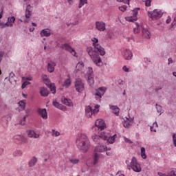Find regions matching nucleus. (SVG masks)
Instances as JSON below:
<instances>
[{
  "instance_id": "51",
  "label": "nucleus",
  "mask_w": 176,
  "mask_h": 176,
  "mask_svg": "<svg viewBox=\"0 0 176 176\" xmlns=\"http://www.w3.org/2000/svg\"><path fill=\"white\" fill-rule=\"evenodd\" d=\"M137 14H138V12L137 11V8L133 10V16L134 18L137 17Z\"/></svg>"
},
{
  "instance_id": "47",
  "label": "nucleus",
  "mask_w": 176,
  "mask_h": 176,
  "mask_svg": "<svg viewBox=\"0 0 176 176\" xmlns=\"http://www.w3.org/2000/svg\"><path fill=\"white\" fill-rule=\"evenodd\" d=\"M143 1L145 2L146 6L149 7V6H151L152 0H143Z\"/></svg>"
},
{
  "instance_id": "29",
  "label": "nucleus",
  "mask_w": 176,
  "mask_h": 176,
  "mask_svg": "<svg viewBox=\"0 0 176 176\" xmlns=\"http://www.w3.org/2000/svg\"><path fill=\"white\" fill-rule=\"evenodd\" d=\"M36 162H38V159H36L35 157H33L29 162L30 167H34V166L36 164Z\"/></svg>"
},
{
  "instance_id": "22",
  "label": "nucleus",
  "mask_w": 176,
  "mask_h": 176,
  "mask_svg": "<svg viewBox=\"0 0 176 176\" xmlns=\"http://www.w3.org/2000/svg\"><path fill=\"white\" fill-rule=\"evenodd\" d=\"M54 67H56V63L54 62H50L47 64V71L48 72H50L52 74V72H54Z\"/></svg>"
},
{
  "instance_id": "43",
  "label": "nucleus",
  "mask_w": 176,
  "mask_h": 176,
  "mask_svg": "<svg viewBox=\"0 0 176 176\" xmlns=\"http://www.w3.org/2000/svg\"><path fill=\"white\" fill-rule=\"evenodd\" d=\"M100 108V105L96 104L95 105V109L93 110V113H98L100 112V110L98 109Z\"/></svg>"
},
{
  "instance_id": "32",
  "label": "nucleus",
  "mask_w": 176,
  "mask_h": 176,
  "mask_svg": "<svg viewBox=\"0 0 176 176\" xmlns=\"http://www.w3.org/2000/svg\"><path fill=\"white\" fill-rule=\"evenodd\" d=\"M19 105L22 111H24L25 109V102L24 100H20L19 102Z\"/></svg>"
},
{
  "instance_id": "50",
  "label": "nucleus",
  "mask_w": 176,
  "mask_h": 176,
  "mask_svg": "<svg viewBox=\"0 0 176 176\" xmlns=\"http://www.w3.org/2000/svg\"><path fill=\"white\" fill-rule=\"evenodd\" d=\"M26 115L25 116H26V118H28V116H30V112H31V109H26L25 111Z\"/></svg>"
},
{
  "instance_id": "42",
  "label": "nucleus",
  "mask_w": 176,
  "mask_h": 176,
  "mask_svg": "<svg viewBox=\"0 0 176 176\" xmlns=\"http://www.w3.org/2000/svg\"><path fill=\"white\" fill-rule=\"evenodd\" d=\"M27 119V116H23V118L20 120L19 124L21 126H24L25 124V120Z\"/></svg>"
},
{
  "instance_id": "38",
  "label": "nucleus",
  "mask_w": 176,
  "mask_h": 176,
  "mask_svg": "<svg viewBox=\"0 0 176 176\" xmlns=\"http://www.w3.org/2000/svg\"><path fill=\"white\" fill-rule=\"evenodd\" d=\"M86 3H87V0H80V3L78 5L79 9L86 5Z\"/></svg>"
},
{
  "instance_id": "28",
  "label": "nucleus",
  "mask_w": 176,
  "mask_h": 176,
  "mask_svg": "<svg viewBox=\"0 0 176 176\" xmlns=\"http://www.w3.org/2000/svg\"><path fill=\"white\" fill-rule=\"evenodd\" d=\"M109 108H110V109L112 110L113 113H114L117 116H118V115H119V107H118V106H112L110 104Z\"/></svg>"
},
{
  "instance_id": "35",
  "label": "nucleus",
  "mask_w": 176,
  "mask_h": 176,
  "mask_svg": "<svg viewBox=\"0 0 176 176\" xmlns=\"http://www.w3.org/2000/svg\"><path fill=\"white\" fill-rule=\"evenodd\" d=\"M8 21L10 22V24H13L14 23V21H16V18L14 16H9L8 18Z\"/></svg>"
},
{
  "instance_id": "62",
  "label": "nucleus",
  "mask_w": 176,
  "mask_h": 176,
  "mask_svg": "<svg viewBox=\"0 0 176 176\" xmlns=\"http://www.w3.org/2000/svg\"><path fill=\"white\" fill-rule=\"evenodd\" d=\"M144 63H151V60L148 58H144Z\"/></svg>"
},
{
  "instance_id": "13",
  "label": "nucleus",
  "mask_w": 176,
  "mask_h": 176,
  "mask_svg": "<svg viewBox=\"0 0 176 176\" xmlns=\"http://www.w3.org/2000/svg\"><path fill=\"white\" fill-rule=\"evenodd\" d=\"M95 126L104 131V129L106 127L105 122L101 119L97 120L95 122Z\"/></svg>"
},
{
  "instance_id": "56",
  "label": "nucleus",
  "mask_w": 176,
  "mask_h": 176,
  "mask_svg": "<svg viewBox=\"0 0 176 176\" xmlns=\"http://www.w3.org/2000/svg\"><path fill=\"white\" fill-rule=\"evenodd\" d=\"M166 24H170L171 23V17L170 16H168V19H166Z\"/></svg>"
},
{
  "instance_id": "57",
  "label": "nucleus",
  "mask_w": 176,
  "mask_h": 176,
  "mask_svg": "<svg viewBox=\"0 0 176 176\" xmlns=\"http://www.w3.org/2000/svg\"><path fill=\"white\" fill-rule=\"evenodd\" d=\"M122 69L124 72H129V68L126 66H123Z\"/></svg>"
},
{
  "instance_id": "60",
  "label": "nucleus",
  "mask_w": 176,
  "mask_h": 176,
  "mask_svg": "<svg viewBox=\"0 0 176 176\" xmlns=\"http://www.w3.org/2000/svg\"><path fill=\"white\" fill-rule=\"evenodd\" d=\"M0 27H1V28H5L6 27V25H5V23H0Z\"/></svg>"
},
{
  "instance_id": "61",
  "label": "nucleus",
  "mask_w": 176,
  "mask_h": 176,
  "mask_svg": "<svg viewBox=\"0 0 176 176\" xmlns=\"http://www.w3.org/2000/svg\"><path fill=\"white\" fill-rule=\"evenodd\" d=\"M168 65L173 64V58H169L168 59Z\"/></svg>"
},
{
  "instance_id": "2",
  "label": "nucleus",
  "mask_w": 176,
  "mask_h": 176,
  "mask_svg": "<svg viewBox=\"0 0 176 176\" xmlns=\"http://www.w3.org/2000/svg\"><path fill=\"white\" fill-rule=\"evenodd\" d=\"M86 52L89 57H91L93 63L98 67H100L102 63L101 58L100 57V52H98L96 47L91 46L87 47Z\"/></svg>"
},
{
  "instance_id": "31",
  "label": "nucleus",
  "mask_w": 176,
  "mask_h": 176,
  "mask_svg": "<svg viewBox=\"0 0 176 176\" xmlns=\"http://www.w3.org/2000/svg\"><path fill=\"white\" fill-rule=\"evenodd\" d=\"M155 108L157 109V112L158 113H160V115H162V113H163V112L162 111H163V109L162 107V106L160 104H155Z\"/></svg>"
},
{
  "instance_id": "3",
  "label": "nucleus",
  "mask_w": 176,
  "mask_h": 176,
  "mask_svg": "<svg viewBox=\"0 0 176 176\" xmlns=\"http://www.w3.org/2000/svg\"><path fill=\"white\" fill-rule=\"evenodd\" d=\"M115 137H116V135L111 136V135L107 132H103V134L101 133L100 135H96L91 136L93 141L96 142V144H100L102 140H104V141H107L109 144H113V142H115Z\"/></svg>"
},
{
  "instance_id": "63",
  "label": "nucleus",
  "mask_w": 176,
  "mask_h": 176,
  "mask_svg": "<svg viewBox=\"0 0 176 176\" xmlns=\"http://www.w3.org/2000/svg\"><path fill=\"white\" fill-rule=\"evenodd\" d=\"M116 176H124V175L118 172Z\"/></svg>"
},
{
  "instance_id": "17",
  "label": "nucleus",
  "mask_w": 176,
  "mask_h": 176,
  "mask_svg": "<svg viewBox=\"0 0 176 176\" xmlns=\"http://www.w3.org/2000/svg\"><path fill=\"white\" fill-rule=\"evenodd\" d=\"M52 104L55 108H57L58 109H60V111H67V107H65L64 105L60 104L56 100H54L52 102Z\"/></svg>"
},
{
  "instance_id": "20",
  "label": "nucleus",
  "mask_w": 176,
  "mask_h": 176,
  "mask_svg": "<svg viewBox=\"0 0 176 176\" xmlns=\"http://www.w3.org/2000/svg\"><path fill=\"white\" fill-rule=\"evenodd\" d=\"M93 113H94L93 112V109H91V107L87 106L85 107V115L87 118H91V116H93Z\"/></svg>"
},
{
  "instance_id": "37",
  "label": "nucleus",
  "mask_w": 176,
  "mask_h": 176,
  "mask_svg": "<svg viewBox=\"0 0 176 176\" xmlns=\"http://www.w3.org/2000/svg\"><path fill=\"white\" fill-rule=\"evenodd\" d=\"M50 89L52 92V94H56V85H54V84H51L50 85Z\"/></svg>"
},
{
  "instance_id": "33",
  "label": "nucleus",
  "mask_w": 176,
  "mask_h": 176,
  "mask_svg": "<svg viewBox=\"0 0 176 176\" xmlns=\"http://www.w3.org/2000/svg\"><path fill=\"white\" fill-rule=\"evenodd\" d=\"M123 126L126 129H129V127L131 126V124L130 123V120H124L123 123Z\"/></svg>"
},
{
  "instance_id": "19",
  "label": "nucleus",
  "mask_w": 176,
  "mask_h": 176,
  "mask_svg": "<svg viewBox=\"0 0 176 176\" xmlns=\"http://www.w3.org/2000/svg\"><path fill=\"white\" fill-rule=\"evenodd\" d=\"M38 113H39V115H41L43 119H47V111H46V109L39 108L38 109Z\"/></svg>"
},
{
  "instance_id": "5",
  "label": "nucleus",
  "mask_w": 176,
  "mask_h": 176,
  "mask_svg": "<svg viewBox=\"0 0 176 176\" xmlns=\"http://www.w3.org/2000/svg\"><path fill=\"white\" fill-rule=\"evenodd\" d=\"M91 41L93 42L92 45L98 52H99L100 56H105V50L100 44H98V40L97 38L94 37L91 38Z\"/></svg>"
},
{
  "instance_id": "27",
  "label": "nucleus",
  "mask_w": 176,
  "mask_h": 176,
  "mask_svg": "<svg viewBox=\"0 0 176 176\" xmlns=\"http://www.w3.org/2000/svg\"><path fill=\"white\" fill-rule=\"evenodd\" d=\"M61 101L65 105H67V107H74V103L71 100H68L64 98H62Z\"/></svg>"
},
{
  "instance_id": "46",
  "label": "nucleus",
  "mask_w": 176,
  "mask_h": 176,
  "mask_svg": "<svg viewBox=\"0 0 176 176\" xmlns=\"http://www.w3.org/2000/svg\"><path fill=\"white\" fill-rule=\"evenodd\" d=\"M5 55V53L2 51L0 52V63L2 61V58H3V56ZM2 74V72L0 69V75Z\"/></svg>"
},
{
  "instance_id": "15",
  "label": "nucleus",
  "mask_w": 176,
  "mask_h": 176,
  "mask_svg": "<svg viewBox=\"0 0 176 176\" xmlns=\"http://www.w3.org/2000/svg\"><path fill=\"white\" fill-rule=\"evenodd\" d=\"M122 56L125 60H131L133 54L131 53V51L129 50H124L122 52Z\"/></svg>"
},
{
  "instance_id": "58",
  "label": "nucleus",
  "mask_w": 176,
  "mask_h": 176,
  "mask_svg": "<svg viewBox=\"0 0 176 176\" xmlns=\"http://www.w3.org/2000/svg\"><path fill=\"white\" fill-rule=\"evenodd\" d=\"M123 3H126V5H130V0H123Z\"/></svg>"
},
{
  "instance_id": "1",
  "label": "nucleus",
  "mask_w": 176,
  "mask_h": 176,
  "mask_svg": "<svg viewBox=\"0 0 176 176\" xmlns=\"http://www.w3.org/2000/svg\"><path fill=\"white\" fill-rule=\"evenodd\" d=\"M76 144L79 151H82L86 153L90 149V140L87 135L85 133H80L76 139Z\"/></svg>"
},
{
  "instance_id": "36",
  "label": "nucleus",
  "mask_w": 176,
  "mask_h": 176,
  "mask_svg": "<svg viewBox=\"0 0 176 176\" xmlns=\"http://www.w3.org/2000/svg\"><path fill=\"white\" fill-rule=\"evenodd\" d=\"M141 156L142 159H146V154L145 153V148L144 147L141 148Z\"/></svg>"
},
{
  "instance_id": "44",
  "label": "nucleus",
  "mask_w": 176,
  "mask_h": 176,
  "mask_svg": "<svg viewBox=\"0 0 176 176\" xmlns=\"http://www.w3.org/2000/svg\"><path fill=\"white\" fill-rule=\"evenodd\" d=\"M119 10H120L121 12H126V10H127V6H122L118 8Z\"/></svg>"
},
{
  "instance_id": "59",
  "label": "nucleus",
  "mask_w": 176,
  "mask_h": 176,
  "mask_svg": "<svg viewBox=\"0 0 176 176\" xmlns=\"http://www.w3.org/2000/svg\"><path fill=\"white\" fill-rule=\"evenodd\" d=\"M125 141H126V142H129V144H133V142L131 140H130V139H129V138H126Z\"/></svg>"
},
{
  "instance_id": "11",
  "label": "nucleus",
  "mask_w": 176,
  "mask_h": 176,
  "mask_svg": "<svg viewBox=\"0 0 176 176\" xmlns=\"http://www.w3.org/2000/svg\"><path fill=\"white\" fill-rule=\"evenodd\" d=\"M96 28L98 31L104 32L107 30L105 22L104 21H96L95 23Z\"/></svg>"
},
{
  "instance_id": "41",
  "label": "nucleus",
  "mask_w": 176,
  "mask_h": 176,
  "mask_svg": "<svg viewBox=\"0 0 176 176\" xmlns=\"http://www.w3.org/2000/svg\"><path fill=\"white\" fill-rule=\"evenodd\" d=\"M52 135L53 137H58V135H60V132L54 130V129H52Z\"/></svg>"
},
{
  "instance_id": "55",
  "label": "nucleus",
  "mask_w": 176,
  "mask_h": 176,
  "mask_svg": "<svg viewBox=\"0 0 176 176\" xmlns=\"http://www.w3.org/2000/svg\"><path fill=\"white\" fill-rule=\"evenodd\" d=\"M158 175H159V176H169V174H168H168L163 173H162V172H159V173H158Z\"/></svg>"
},
{
  "instance_id": "34",
  "label": "nucleus",
  "mask_w": 176,
  "mask_h": 176,
  "mask_svg": "<svg viewBox=\"0 0 176 176\" xmlns=\"http://www.w3.org/2000/svg\"><path fill=\"white\" fill-rule=\"evenodd\" d=\"M100 159V156L97 153L94 154V164L96 165L98 163V160Z\"/></svg>"
},
{
  "instance_id": "52",
  "label": "nucleus",
  "mask_w": 176,
  "mask_h": 176,
  "mask_svg": "<svg viewBox=\"0 0 176 176\" xmlns=\"http://www.w3.org/2000/svg\"><path fill=\"white\" fill-rule=\"evenodd\" d=\"M70 162L73 164H78V163H79V160H70Z\"/></svg>"
},
{
  "instance_id": "48",
  "label": "nucleus",
  "mask_w": 176,
  "mask_h": 176,
  "mask_svg": "<svg viewBox=\"0 0 176 176\" xmlns=\"http://www.w3.org/2000/svg\"><path fill=\"white\" fill-rule=\"evenodd\" d=\"M30 81H25V82H24L22 84V86H21L22 89H25V87L28 86V85H30Z\"/></svg>"
},
{
  "instance_id": "40",
  "label": "nucleus",
  "mask_w": 176,
  "mask_h": 176,
  "mask_svg": "<svg viewBox=\"0 0 176 176\" xmlns=\"http://www.w3.org/2000/svg\"><path fill=\"white\" fill-rule=\"evenodd\" d=\"M169 176H176V168L171 169L168 171Z\"/></svg>"
},
{
  "instance_id": "10",
  "label": "nucleus",
  "mask_w": 176,
  "mask_h": 176,
  "mask_svg": "<svg viewBox=\"0 0 176 176\" xmlns=\"http://www.w3.org/2000/svg\"><path fill=\"white\" fill-rule=\"evenodd\" d=\"M13 141L16 144H27L28 142V139L21 135H15L13 137Z\"/></svg>"
},
{
  "instance_id": "18",
  "label": "nucleus",
  "mask_w": 176,
  "mask_h": 176,
  "mask_svg": "<svg viewBox=\"0 0 176 176\" xmlns=\"http://www.w3.org/2000/svg\"><path fill=\"white\" fill-rule=\"evenodd\" d=\"M92 131L94 134V135H101V133L102 134H104V133H105L102 131V129L98 128V126H96V125L92 126Z\"/></svg>"
},
{
  "instance_id": "7",
  "label": "nucleus",
  "mask_w": 176,
  "mask_h": 176,
  "mask_svg": "<svg viewBox=\"0 0 176 176\" xmlns=\"http://www.w3.org/2000/svg\"><path fill=\"white\" fill-rule=\"evenodd\" d=\"M85 78L89 85V86H93L94 85V74L93 73V68L88 67V71L85 75Z\"/></svg>"
},
{
  "instance_id": "39",
  "label": "nucleus",
  "mask_w": 176,
  "mask_h": 176,
  "mask_svg": "<svg viewBox=\"0 0 176 176\" xmlns=\"http://www.w3.org/2000/svg\"><path fill=\"white\" fill-rule=\"evenodd\" d=\"M21 155H23V153L20 150H15L13 152V155L14 156H21Z\"/></svg>"
},
{
  "instance_id": "9",
  "label": "nucleus",
  "mask_w": 176,
  "mask_h": 176,
  "mask_svg": "<svg viewBox=\"0 0 176 176\" xmlns=\"http://www.w3.org/2000/svg\"><path fill=\"white\" fill-rule=\"evenodd\" d=\"M75 88L78 93H82L85 90V84L80 78H76L75 81Z\"/></svg>"
},
{
  "instance_id": "6",
  "label": "nucleus",
  "mask_w": 176,
  "mask_h": 176,
  "mask_svg": "<svg viewBox=\"0 0 176 176\" xmlns=\"http://www.w3.org/2000/svg\"><path fill=\"white\" fill-rule=\"evenodd\" d=\"M131 168L135 171V173H141L142 170L141 165L138 163V162H137V158L135 157H132L131 162Z\"/></svg>"
},
{
  "instance_id": "54",
  "label": "nucleus",
  "mask_w": 176,
  "mask_h": 176,
  "mask_svg": "<svg viewBox=\"0 0 176 176\" xmlns=\"http://www.w3.org/2000/svg\"><path fill=\"white\" fill-rule=\"evenodd\" d=\"M173 144L175 146H176V134L175 133L173 135Z\"/></svg>"
},
{
  "instance_id": "14",
  "label": "nucleus",
  "mask_w": 176,
  "mask_h": 176,
  "mask_svg": "<svg viewBox=\"0 0 176 176\" xmlns=\"http://www.w3.org/2000/svg\"><path fill=\"white\" fill-rule=\"evenodd\" d=\"M28 136L29 137V138H39V137H41V135L38 133H36V132H35V131L34 130H28L26 131Z\"/></svg>"
},
{
  "instance_id": "49",
  "label": "nucleus",
  "mask_w": 176,
  "mask_h": 176,
  "mask_svg": "<svg viewBox=\"0 0 176 176\" xmlns=\"http://www.w3.org/2000/svg\"><path fill=\"white\" fill-rule=\"evenodd\" d=\"M126 20L128 21H133V22H134V21H135L137 20V18L133 19V16H129V17L126 18Z\"/></svg>"
},
{
  "instance_id": "16",
  "label": "nucleus",
  "mask_w": 176,
  "mask_h": 176,
  "mask_svg": "<svg viewBox=\"0 0 176 176\" xmlns=\"http://www.w3.org/2000/svg\"><path fill=\"white\" fill-rule=\"evenodd\" d=\"M142 32L143 38H145L146 39H151L152 34L147 28H142Z\"/></svg>"
},
{
  "instance_id": "26",
  "label": "nucleus",
  "mask_w": 176,
  "mask_h": 176,
  "mask_svg": "<svg viewBox=\"0 0 176 176\" xmlns=\"http://www.w3.org/2000/svg\"><path fill=\"white\" fill-rule=\"evenodd\" d=\"M106 151H107V146L104 145H99L95 148V152H105Z\"/></svg>"
},
{
  "instance_id": "21",
  "label": "nucleus",
  "mask_w": 176,
  "mask_h": 176,
  "mask_svg": "<svg viewBox=\"0 0 176 176\" xmlns=\"http://www.w3.org/2000/svg\"><path fill=\"white\" fill-rule=\"evenodd\" d=\"M32 12V7H31V5H28L25 10V17L27 19H30L31 17V13Z\"/></svg>"
},
{
  "instance_id": "8",
  "label": "nucleus",
  "mask_w": 176,
  "mask_h": 176,
  "mask_svg": "<svg viewBox=\"0 0 176 176\" xmlns=\"http://www.w3.org/2000/svg\"><path fill=\"white\" fill-rule=\"evenodd\" d=\"M105 91L107 89L104 87H99L96 90V93L94 94L95 98L98 102H101V98H102V96L105 94Z\"/></svg>"
},
{
  "instance_id": "53",
  "label": "nucleus",
  "mask_w": 176,
  "mask_h": 176,
  "mask_svg": "<svg viewBox=\"0 0 176 176\" xmlns=\"http://www.w3.org/2000/svg\"><path fill=\"white\" fill-rule=\"evenodd\" d=\"M4 24L6 27H13V23H10V22L8 21Z\"/></svg>"
},
{
  "instance_id": "23",
  "label": "nucleus",
  "mask_w": 176,
  "mask_h": 176,
  "mask_svg": "<svg viewBox=\"0 0 176 176\" xmlns=\"http://www.w3.org/2000/svg\"><path fill=\"white\" fill-rule=\"evenodd\" d=\"M40 94L42 97H47L49 96V90L45 87L40 88Z\"/></svg>"
},
{
  "instance_id": "12",
  "label": "nucleus",
  "mask_w": 176,
  "mask_h": 176,
  "mask_svg": "<svg viewBox=\"0 0 176 176\" xmlns=\"http://www.w3.org/2000/svg\"><path fill=\"white\" fill-rule=\"evenodd\" d=\"M61 47L62 49H64V50L69 52V53H71V54H72V56H74V57L76 56V52H75V50L69 46L68 44H62Z\"/></svg>"
},
{
  "instance_id": "25",
  "label": "nucleus",
  "mask_w": 176,
  "mask_h": 176,
  "mask_svg": "<svg viewBox=\"0 0 176 176\" xmlns=\"http://www.w3.org/2000/svg\"><path fill=\"white\" fill-rule=\"evenodd\" d=\"M41 36H50L52 33L50 32V30L49 29H43L41 31Z\"/></svg>"
},
{
  "instance_id": "30",
  "label": "nucleus",
  "mask_w": 176,
  "mask_h": 176,
  "mask_svg": "<svg viewBox=\"0 0 176 176\" xmlns=\"http://www.w3.org/2000/svg\"><path fill=\"white\" fill-rule=\"evenodd\" d=\"M83 67H85V63H83V62H79L76 66V69H77V71H81Z\"/></svg>"
},
{
  "instance_id": "45",
  "label": "nucleus",
  "mask_w": 176,
  "mask_h": 176,
  "mask_svg": "<svg viewBox=\"0 0 176 176\" xmlns=\"http://www.w3.org/2000/svg\"><path fill=\"white\" fill-rule=\"evenodd\" d=\"M14 76V73H13V72L10 73V78H9L8 80H9V82H10V83H12L13 80H12V78Z\"/></svg>"
},
{
  "instance_id": "24",
  "label": "nucleus",
  "mask_w": 176,
  "mask_h": 176,
  "mask_svg": "<svg viewBox=\"0 0 176 176\" xmlns=\"http://www.w3.org/2000/svg\"><path fill=\"white\" fill-rule=\"evenodd\" d=\"M72 81L71 80V76L67 75V78L65 80L63 83V87L68 88L71 86Z\"/></svg>"
},
{
  "instance_id": "4",
  "label": "nucleus",
  "mask_w": 176,
  "mask_h": 176,
  "mask_svg": "<svg viewBox=\"0 0 176 176\" xmlns=\"http://www.w3.org/2000/svg\"><path fill=\"white\" fill-rule=\"evenodd\" d=\"M148 14L152 20H159L163 16V12L161 10L155 9L153 11H148Z\"/></svg>"
},
{
  "instance_id": "64",
  "label": "nucleus",
  "mask_w": 176,
  "mask_h": 176,
  "mask_svg": "<svg viewBox=\"0 0 176 176\" xmlns=\"http://www.w3.org/2000/svg\"><path fill=\"white\" fill-rule=\"evenodd\" d=\"M162 87H158L157 88L155 89V91H159V90H162Z\"/></svg>"
}]
</instances>
